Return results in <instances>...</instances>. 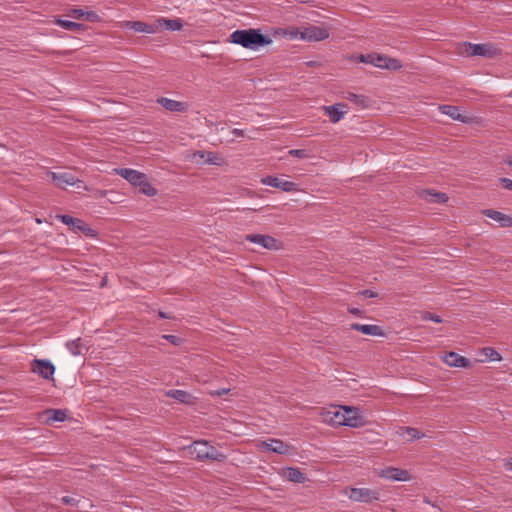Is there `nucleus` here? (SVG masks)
Masks as SVG:
<instances>
[{
  "label": "nucleus",
  "instance_id": "f257e3e1",
  "mask_svg": "<svg viewBox=\"0 0 512 512\" xmlns=\"http://www.w3.org/2000/svg\"><path fill=\"white\" fill-rule=\"evenodd\" d=\"M321 420L333 427H363L367 421L361 409L354 406L331 405L321 411Z\"/></svg>",
  "mask_w": 512,
  "mask_h": 512
},
{
  "label": "nucleus",
  "instance_id": "f03ea898",
  "mask_svg": "<svg viewBox=\"0 0 512 512\" xmlns=\"http://www.w3.org/2000/svg\"><path fill=\"white\" fill-rule=\"evenodd\" d=\"M229 42L256 51L260 47L270 45L272 39L262 34L260 29L249 28L233 31L229 36Z\"/></svg>",
  "mask_w": 512,
  "mask_h": 512
},
{
  "label": "nucleus",
  "instance_id": "7ed1b4c3",
  "mask_svg": "<svg viewBox=\"0 0 512 512\" xmlns=\"http://www.w3.org/2000/svg\"><path fill=\"white\" fill-rule=\"evenodd\" d=\"M360 62L371 64L378 68H385L388 70H398L402 67L399 60L395 58H389L380 54H367L360 55L357 57Z\"/></svg>",
  "mask_w": 512,
  "mask_h": 512
},
{
  "label": "nucleus",
  "instance_id": "20e7f679",
  "mask_svg": "<svg viewBox=\"0 0 512 512\" xmlns=\"http://www.w3.org/2000/svg\"><path fill=\"white\" fill-rule=\"evenodd\" d=\"M57 218L65 225L69 226L75 233H82L87 237L95 238L97 231L92 229L85 221L74 218L70 215H58Z\"/></svg>",
  "mask_w": 512,
  "mask_h": 512
},
{
  "label": "nucleus",
  "instance_id": "39448f33",
  "mask_svg": "<svg viewBox=\"0 0 512 512\" xmlns=\"http://www.w3.org/2000/svg\"><path fill=\"white\" fill-rule=\"evenodd\" d=\"M302 41L318 42L329 38V29L324 26L306 25L302 27Z\"/></svg>",
  "mask_w": 512,
  "mask_h": 512
},
{
  "label": "nucleus",
  "instance_id": "423d86ee",
  "mask_svg": "<svg viewBox=\"0 0 512 512\" xmlns=\"http://www.w3.org/2000/svg\"><path fill=\"white\" fill-rule=\"evenodd\" d=\"M194 453L198 459L219 460L223 455L206 441L194 440Z\"/></svg>",
  "mask_w": 512,
  "mask_h": 512
},
{
  "label": "nucleus",
  "instance_id": "0eeeda50",
  "mask_svg": "<svg viewBox=\"0 0 512 512\" xmlns=\"http://www.w3.org/2000/svg\"><path fill=\"white\" fill-rule=\"evenodd\" d=\"M346 495L352 501L364 503L380 499L378 491L368 488H350L349 490H346Z\"/></svg>",
  "mask_w": 512,
  "mask_h": 512
},
{
  "label": "nucleus",
  "instance_id": "6e6552de",
  "mask_svg": "<svg viewBox=\"0 0 512 512\" xmlns=\"http://www.w3.org/2000/svg\"><path fill=\"white\" fill-rule=\"evenodd\" d=\"M257 447L260 450L271 451L281 455L290 454L293 451L291 445L284 443L280 439H268L266 441H261L258 443Z\"/></svg>",
  "mask_w": 512,
  "mask_h": 512
},
{
  "label": "nucleus",
  "instance_id": "1a4fd4ad",
  "mask_svg": "<svg viewBox=\"0 0 512 512\" xmlns=\"http://www.w3.org/2000/svg\"><path fill=\"white\" fill-rule=\"evenodd\" d=\"M498 52L492 44H465V53L471 56L494 57Z\"/></svg>",
  "mask_w": 512,
  "mask_h": 512
},
{
  "label": "nucleus",
  "instance_id": "9d476101",
  "mask_svg": "<svg viewBox=\"0 0 512 512\" xmlns=\"http://www.w3.org/2000/svg\"><path fill=\"white\" fill-rule=\"evenodd\" d=\"M261 183L266 186L278 188L284 192H293L298 190L296 183L274 176H266L262 178Z\"/></svg>",
  "mask_w": 512,
  "mask_h": 512
},
{
  "label": "nucleus",
  "instance_id": "9b49d317",
  "mask_svg": "<svg viewBox=\"0 0 512 512\" xmlns=\"http://www.w3.org/2000/svg\"><path fill=\"white\" fill-rule=\"evenodd\" d=\"M31 370L33 373L40 375L44 379H53L55 367L48 360L34 359L31 362Z\"/></svg>",
  "mask_w": 512,
  "mask_h": 512
},
{
  "label": "nucleus",
  "instance_id": "f8f14e48",
  "mask_svg": "<svg viewBox=\"0 0 512 512\" xmlns=\"http://www.w3.org/2000/svg\"><path fill=\"white\" fill-rule=\"evenodd\" d=\"M246 240L268 250H278L280 248V243L269 235L250 234L246 236Z\"/></svg>",
  "mask_w": 512,
  "mask_h": 512
},
{
  "label": "nucleus",
  "instance_id": "ddd939ff",
  "mask_svg": "<svg viewBox=\"0 0 512 512\" xmlns=\"http://www.w3.org/2000/svg\"><path fill=\"white\" fill-rule=\"evenodd\" d=\"M378 475L390 481L406 482L411 480V475L408 471L395 467L384 468L378 473Z\"/></svg>",
  "mask_w": 512,
  "mask_h": 512
},
{
  "label": "nucleus",
  "instance_id": "4468645a",
  "mask_svg": "<svg viewBox=\"0 0 512 512\" xmlns=\"http://www.w3.org/2000/svg\"><path fill=\"white\" fill-rule=\"evenodd\" d=\"M441 360L449 367L468 368L471 366V361L468 358L453 351L442 355Z\"/></svg>",
  "mask_w": 512,
  "mask_h": 512
},
{
  "label": "nucleus",
  "instance_id": "2eb2a0df",
  "mask_svg": "<svg viewBox=\"0 0 512 512\" xmlns=\"http://www.w3.org/2000/svg\"><path fill=\"white\" fill-rule=\"evenodd\" d=\"M117 175H120L124 179H126L129 183L134 186L141 185L143 180H145L146 175L137 170L130 168H118L114 170Z\"/></svg>",
  "mask_w": 512,
  "mask_h": 512
},
{
  "label": "nucleus",
  "instance_id": "dca6fc26",
  "mask_svg": "<svg viewBox=\"0 0 512 512\" xmlns=\"http://www.w3.org/2000/svg\"><path fill=\"white\" fill-rule=\"evenodd\" d=\"M125 27L138 33L154 34L159 31L157 20L154 23H146L142 21H127Z\"/></svg>",
  "mask_w": 512,
  "mask_h": 512
},
{
  "label": "nucleus",
  "instance_id": "f3484780",
  "mask_svg": "<svg viewBox=\"0 0 512 512\" xmlns=\"http://www.w3.org/2000/svg\"><path fill=\"white\" fill-rule=\"evenodd\" d=\"M324 111L332 123H337L347 113V106L342 103H337L331 106H325Z\"/></svg>",
  "mask_w": 512,
  "mask_h": 512
},
{
  "label": "nucleus",
  "instance_id": "a211bd4d",
  "mask_svg": "<svg viewBox=\"0 0 512 512\" xmlns=\"http://www.w3.org/2000/svg\"><path fill=\"white\" fill-rule=\"evenodd\" d=\"M50 174L55 185L61 189H65L68 185H75L76 183L81 182L69 173L51 172Z\"/></svg>",
  "mask_w": 512,
  "mask_h": 512
},
{
  "label": "nucleus",
  "instance_id": "6ab92c4d",
  "mask_svg": "<svg viewBox=\"0 0 512 512\" xmlns=\"http://www.w3.org/2000/svg\"><path fill=\"white\" fill-rule=\"evenodd\" d=\"M483 214L497 222L501 227H512V217L506 215L500 211L486 209L483 211Z\"/></svg>",
  "mask_w": 512,
  "mask_h": 512
},
{
  "label": "nucleus",
  "instance_id": "aec40b11",
  "mask_svg": "<svg viewBox=\"0 0 512 512\" xmlns=\"http://www.w3.org/2000/svg\"><path fill=\"white\" fill-rule=\"evenodd\" d=\"M158 103L161 104L166 110L171 112H184L189 107V105L185 102H180L165 97L159 98Z\"/></svg>",
  "mask_w": 512,
  "mask_h": 512
},
{
  "label": "nucleus",
  "instance_id": "412c9836",
  "mask_svg": "<svg viewBox=\"0 0 512 512\" xmlns=\"http://www.w3.org/2000/svg\"><path fill=\"white\" fill-rule=\"evenodd\" d=\"M439 110L442 114L449 116L453 120H457L463 123H467L469 121V118L462 114L458 107L452 105H441L439 106Z\"/></svg>",
  "mask_w": 512,
  "mask_h": 512
},
{
  "label": "nucleus",
  "instance_id": "4be33fe9",
  "mask_svg": "<svg viewBox=\"0 0 512 512\" xmlns=\"http://www.w3.org/2000/svg\"><path fill=\"white\" fill-rule=\"evenodd\" d=\"M275 34L282 36L284 38L290 40H302L303 30L302 27H287V28H279L275 31Z\"/></svg>",
  "mask_w": 512,
  "mask_h": 512
},
{
  "label": "nucleus",
  "instance_id": "5701e85b",
  "mask_svg": "<svg viewBox=\"0 0 512 512\" xmlns=\"http://www.w3.org/2000/svg\"><path fill=\"white\" fill-rule=\"evenodd\" d=\"M396 433L407 441L422 439L426 436L424 433L412 427H399Z\"/></svg>",
  "mask_w": 512,
  "mask_h": 512
},
{
  "label": "nucleus",
  "instance_id": "b1692460",
  "mask_svg": "<svg viewBox=\"0 0 512 512\" xmlns=\"http://www.w3.org/2000/svg\"><path fill=\"white\" fill-rule=\"evenodd\" d=\"M352 330L359 331L365 335L380 336L382 335L381 328L377 325L372 324H358L354 323L351 325Z\"/></svg>",
  "mask_w": 512,
  "mask_h": 512
},
{
  "label": "nucleus",
  "instance_id": "393cba45",
  "mask_svg": "<svg viewBox=\"0 0 512 512\" xmlns=\"http://www.w3.org/2000/svg\"><path fill=\"white\" fill-rule=\"evenodd\" d=\"M44 414L47 416V422H62L67 418L65 410L62 409H47Z\"/></svg>",
  "mask_w": 512,
  "mask_h": 512
},
{
  "label": "nucleus",
  "instance_id": "a878e982",
  "mask_svg": "<svg viewBox=\"0 0 512 512\" xmlns=\"http://www.w3.org/2000/svg\"><path fill=\"white\" fill-rule=\"evenodd\" d=\"M195 157H199L205 163L214 164V165L222 164L221 157H219L217 154L212 153V152L204 153L201 151H197V152L194 151V158Z\"/></svg>",
  "mask_w": 512,
  "mask_h": 512
},
{
  "label": "nucleus",
  "instance_id": "bb28decb",
  "mask_svg": "<svg viewBox=\"0 0 512 512\" xmlns=\"http://www.w3.org/2000/svg\"><path fill=\"white\" fill-rule=\"evenodd\" d=\"M284 477L295 483H302L305 480L304 474L299 469L293 467H289L284 471Z\"/></svg>",
  "mask_w": 512,
  "mask_h": 512
},
{
  "label": "nucleus",
  "instance_id": "cd10ccee",
  "mask_svg": "<svg viewBox=\"0 0 512 512\" xmlns=\"http://www.w3.org/2000/svg\"><path fill=\"white\" fill-rule=\"evenodd\" d=\"M157 24H159V31L160 30L175 31V30H179L182 26V24L178 20H167L164 18L157 19Z\"/></svg>",
  "mask_w": 512,
  "mask_h": 512
},
{
  "label": "nucleus",
  "instance_id": "c85d7f7f",
  "mask_svg": "<svg viewBox=\"0 0 512 512\" xmlns=\"http://www.w3.org/2000/svg\"><path fill=\"white\" fill-rule=\"evenodd\" d=\"M56 24L64 29L70 30V31H83L85 29V26L83 24L69 21V20L57 19Z\"/></svg>",
  "mask_w": 512,
  "mask_h": 512
},
{
  "label": "nucleus",
  "instance_id": "c756f323",
  "mask_svg": "<svg viewBox=\"0 0 512 512\" xmlns=\"http://www.w3.org/2000/svg\"><path fill=\"white\" fill-rule=\"evenodd\" d=\"M66 347L70 351V353L75 356L81 355L83 350L86 349L81 342V338H77L75 340L67 342Z\"/></svg>",
  "mask_w": 512,
  "mask_h": 512
},
{
  "label": "nucleus",
  "instance_id": "7c9ffc66",
  "mask_svg": "<svg viewBox=\"0 0 512 512\" xmlns=\"http://www.w3.org/2000/svg\"><path fill=\"white\" fill-rule=\"evenodd\" d=\"M167 396L172 397L182 403H189L191 397L189 393L183 390H170L167 392Z\"/></svg>",
  "mask_w": 512,
  "mask_h": 512
},
{
  "label": "nucleus",
  "instance_id": "2f4dec72",
  "mask_svg": "<svg viewBox=\"0 0 512 512\" xmlns=\"http://www.w3.org/2000/svg\"><path fill=\"white\" fill-rule=\"evenodd\" d=\"M424 197L427 201H430V202L444 203L448 200V197L446 194L432 192V191H426Z\"/></svg>",
  "mask_w": 512,
  "mask_h": 512
},
{
  "label": "nucleus",
  "instance_id": "473e14b6",
  "mask_svg": "<svg viewBox=\"0 0 512 512\" xmlns=\"http://www.w3.org/2000/svg\"><path fill=\"white\" fill-rule=\"evenodd\" d=\"M139 190L141 193L147 196H155L157 194V190L151 186V184L147 181V177L145 180H143V183L141 185H138Z\"/></svg>",
  "mask_w": 512,
  "mask_h": 512
},
{
  "label": "nucleus",
  "instance_id": "72a5a7b5",
  "mask_svg": "<svg viewBox=\"0 0 512 512\" xmlns=\"http://www.w3.org/2000/svg\"><path fill=\"white\" fill-rule=\"evenodd\" d=\"M482 353L490 360V361H501L502 356L498 353L494 348L484 347L482 349Z\"/></svg>",
  "mask_w": 512,
  "mask_h": 512
},
{
  "label": "nucleus",
  "instance_id": "f704fd0d",
  "mask_svg": "<svg viewBox=\"0 0 512 512\" xmlns=\"http://www.w3.org/2000/svg\"><path fill=\"white\" fill-rule=\"evenodd\" d=\"M347 99L350 101V102H353L357 105H360V106H364L365 105V98L363 96H360V95H357V94H354V93H349L348 96H347Z\"/></svg>",
  "mask_w": 512,
  "mask_h": 512
},
{
  "label": "nucleus",
  "instance_id": "c9c22d12",
  "mask_svg": "<svg viewBox=\"0 0 512 512\" xmlns=\"http://www.w3.org/2000/svg\"><path fill=\"white\" fill-rule=\"evenodd\" d=\"M422 319L423 320H427V321H433V322H436V323H441L442 322V319L440 316L436 315V314H433V313H430V312H425L422 314Z\"/></svg>",
  "mask_w": 512,
  "mask_h": 512
},
{
  "label": "nucleus",
  "instance_id": "e433bc0d",
  "mask_svg": "<svg viewBox=\"0 0 512 512\" xmlns=\"http://www.w3.org/2000/svg\"><path fill=\"white\" fill-rule=\"evenodd\" d=\"M289 154L296 158H306L308 157V153L304 149H292L289 151Z\"/></svg>",
  "mask_w": 512,
  "mask_h": 512
},
{
  "label": "nucleus",
  "instance_id": "4c0bfd02",
  "mask_svg": "<svg viewBox=\"0 0 512 512\" xmlns=\"http://www.w3.org/2000/svg\"><path fill=\"white\" fill-rule=\"evenodd\" d=\"M83 19L88 20L90 22H96L99 20V16L94 11H87L84 12Z\"/></svg>",
  "mask_w": 512,
  "mask_h": 512
},
{
  "label": "nucleus",
  "instance_id": "58836bf2",
  "mask_svg": "<svg viewBox=\"0 0 512 512\" xmlns=\"http://www.w3.org/2000/svg\"><path fill=\"white\" fill-rule=\"evenodd\" d=\"M84 12L82 9H72L69 13L70 17L76 18V19H83L84 18Z\"/></svg>",
  "mask_w": 512,
  "mask_h": 512
},
{
  "label": "nucleus",
  "instance_id": "ea45409f",
  "mask_svg": "<svg viewBox=\"0 0 512 512\" xmlns=\"http://www.w3.org/2000/svg\"><path fill=\"white\" fill-rule=\"evenodd\" d=\"M162 338L171 342L174 345H179L181 342V339L175 335H163Z\"/></svg>",
  "mask_w": 512,
  "mask_h": 512
},
{
  "label": "nucleus",
  "instance_id": "a19ab883",
  "mask_svg": "<svg viewBox=\"0 0 512 512\" xmlns=\"http://www.w3.org/2000/svg\"><path fill=\"white\" fill-rule=\"evenodd\" d=\"M62 503L65 505L75 506V505H77L78 501L73 497L64 496L62 498Z\"/></svg>",
  "mask_w": 512,
  "mask_h": 512
},
{
  "label": "nucleus",
  "instance_id": "79ce46f5",
  "mask_svg": "<svg viewBox=\"0 0 512 512\" xmlns=\"http://www.w3.org/2000/svg\"><path fill=\"white\" fill-rule=\"evenodd\" d=\"M500 183L501 185L507 189V190H511L512 191V180L511 179H508V178H500Z\"/></svg>",
  "mask_w": 512,
  "mask_h": 512
},
{
  "label": "nucleus",
  "instance_id": "37998d69",
  "mask_svg": "<svg viewBox=\"0 0 512 512\" xmlns=\"http://www.w3.org/2000/svg\"><path fill=\"white\" fill-rule=\"evenodd\" d=\"M107 195V191L106 190H96L95 191V197L97 198H103Z\"/></svg>",
  "mask_w": 512,
  "mask_h": 512
},
{
  "label": "nucleus",
  "instance_id": "c03bdc74",
  "mask_svg": "<svg viewBox=\"0 0 512 512\" xmlns=\"http://www.w3.org/2000/svg\"><path fill=\"white\" fill-rule=\"evenodd\" d=\"M505 468L508 471H512V458L506 460L505 462Z\"/></svg>",
  "mask_w": 512,
  "mask_h": 512
},
{
  "label": "nucleus",
  "instance_id": "a18cd8bd",
  "mask_svg": "<svg viewBox=\"0 0 512 512\" xmlns=\"http://www.w3.org/2000/svg\"><path fill=\"white\" fill-rule=\"evenodd\" d=\"M232 134H234V135H235V136H237V137H240V136H243V135H244L243 131H242V130H240V129H233V130H232Z\"/></svg>",
  "mask_w": 512,
  "mask_h": 512
},
{
  "label": "nucleus",
  "instance_id": "49530a36",
  "mask_svg": "<svg viewBox=\"0 0 512 512\" xmlns=\"http://www.w3.org/2000/svg\"><path fill=\"white\" fill-rule=\"evenodd\" d=\"M228 391H229V389H221V390H217V391L213 392L212 394L220 396V395L227 393Z\"/></svg>",
  "mask_w": 512,
  "mask_h": 512
},
{
  "label": "nucleus",
  "instance_id": "de8ad7c7",
  "mask_svg": "<svg viewBox=\"0 0 512 512\" xmlns=\"http://www.w3.org/2000/svg\"><path fill=\"white\" fill-rule=\"evenodd\" d=\"M158 315H159L160 318H167V319L172 318L170 315H168V314H166L165 312H162V311H159Z\"/></svg>",
  "mask_w": 512,
  "mask_h": 512
},
{
  "label": "nucleus",
  "instance_id": "09e8293b",
  "mask_svg": "<svg viewBox=\"0 0 512 512\" xmlns=\"http://www.w3.org/2000/svg\"><path fill=\"white\" fill-rule=\"evenodd\" d=\"M364 294H365L366 296H368V297H374V296H375V294H374L372 291H370V290H366V291H364Z\"/></svg>",
  "mask_w": 512,
  "mask_h": 512
},
{
  "label": "nucleus",
  "instance_id": "8fccbe9b",
  "mask_svg": "<svg viewBox=\"0 0 512 512\" xmlns=\"http://www.w3.org/2000/svg\"><path fill=\"white\" fill-rule=\"evenodd\" d=\"M506 163L512 168V157L506 160Z\"/></svg>",
  "mask_w": 512,
  "mask_h": 512
},
{
  "label": "nucleus",
  "instance_id": "3c124183",
  "mask_svg": "<svg viewBox=\"0 0 512 512\" xmlns=\"http://www.w3.org/2000/svg\"><path fill=\"white\" fill-rule=\"evenodd\" d=\"M351 312L354 313V314H358L359 310L358 309H352Z\"/></svg>",
  "mask_w": 512,
  "mask_h": 512
}]
</instances>
